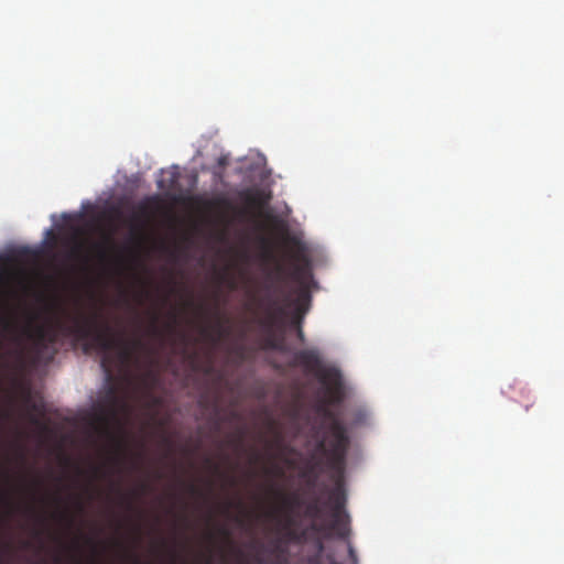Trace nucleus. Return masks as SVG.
<instances>
[{
	"label": "nucleus",
	"mask_w": 564,
	"mask_h": 564,
	"mask_svg": "<svg viewBox=\"0 0 564 564\" xmlns=\"http://www.w3.org/2000/svg\"><path fill=\"white\" fill-rule=\"evenodd\" d=\"M324 415L329 420L328 437L317 442L310 473H314L322 465L332 473L335 481L328 496L332 520L324 521V506L319 497H314L305 503L304 517L311 520L308 528L311 531L325 536L335 534L345 540L350 533L349 516L345 511L347 496L344 487L349 437L345 424L333 412L325 409Z\"/></svg>",
	"instance_id": "f257e3e1"
},
{
	"label": "nucleus",
	"mask_w": 564,
	"mask_h": 564,
	"mask_svg": "<svg viewBox=\"0 0 564 564\" xmlns=\"http://www.w3.org/2000/svg\"><path fill=\"white\" fill-rule=\"evenodd\" d=\"M72 333L85 341V352L96 350L100 354V367L107 379L112 378L115 370H127L137 361V351L144 348L140 337L128 339L122 333L117 334L109 323L100 321L98 313L75 317Z\"/></svg>",
	"instance_id": "f03ea898"
},
{
	"label": "nucleus",
	"mask_w": 564,
	"mask_h": 564,
	"mask_svg": "<svg viewBox=\"0 0 564 564\" xmlns=\"http://www.w3.org/2000/svg\"><path fill=\"white\" fill-rule=\"evenodd\" d=\"M294 364L306 373L313 375L317 380L334 392L340 387V372L334 367L326 366L318 349H303L294 354Z\"/></svg>",
	"instance_id": "7ed1b4c3"
},
{
	"label": "nucleus",
	"mask_w": 564,
	"mask_h": 564,
	"mask_svg": "<svg viewBox=\"0 0 564 564\" xmlns=\"http://www.w3.org/2000/svg\"><path fill=\"white\" fill-rule=\"evenodd\" d=\"M283 294V301L278 299L270 300L268 312V324L271 327L279 318L289 315V310L293 308L291 324L299 328L302 326L304 315L308 311L310 294L306 290L300 289L296 299L292 300L289 294Z\"/></svg>",
	"instance_id": "20e7f679"
},
{
	"label": "nucleus",
	"mask_w": 564,
	"mask_h": 564,
	"mask_svg": "<svg viewBox=\"0 0 564 564\" xmlns=\"http://www.w3.org/2000/svg\"><path fill=\"white\" fill-rule=\"evenodd\" d=\"M127 409L128 403L126 399L118 393L116 387L111 386L108 388L98 406L96 420L100 424L108 426L110 423L117 421L120 413L127 411Z\"/></svg>",
	"instance_id": "39448f33"
},
{
	"label": "nucleus",
	"mask_w": 564,
	"mask_h": 564,
	"mask_svg": "<svg viewBox=\"0 0 564 564\" xmlns=\"http://www.w3.org/2000/svg\"><path fill=\"white\" fill-rule=\"evenodd\" d=\"M236 564H289L288 544L279 536L267 549L259 545L252 561L239 558Z\"/></svg>",
	"instance_id": "423d86ee"
},
{
	"label": "nucleus",
	"mask_w": 564,
	"mask_h": 564,
	"mask_svg": "<svg viewBox=\"0 0 564 564\" xmlns=\"http://www.w3.org/2000/svg\"><path fill=\"white\" fill-rule=\"evenodd\" d=\"M296 521L294 517L288 512V514L284 518L283 525H282V532L280 538L286 543H296L301 544L306 540L307 536V529H299L296 528Z\"/></svg>",
	"instance_id": "0eeeda50"
},
{
	"label": "nucleus",
	"mask_w": 564,
	"mask_h": 564,
	"mask_svg": "<svg viewBox=\"0 0 564 564\" xmlns=\"http://www.w3.org/2000/svg\"><path fill=\"white\" fill-rule=\"evenodd\" d=\"M148 216L149 212L145 204H140L137 210L132 213L129 219V224L133 236L139 237L144 225V219L148 218Z\"/></svg>",
	"instance_id": "6e6552de"
},
{
	"label": "nucleus",
	"mask_w": 564,
	"mask_h": 564,
	"mask_svg": "<svg viewBox=\"0 0 564 564\" xmlns=\"http://www.w3.org/2000/svg\"><path fill=\"white\" fill-rule=\"evenodd\" d=\"M55 344V335L48 334L45 329L40 328L36 333V338L34 341V348L39 358H41L46 350L50 349L51 346Z\"/></svg>",
	"instance_id": "1a4fd4ad"
},
{
	"label": "nucleus",
	"mask_w": 564,
	"mask_h": 564,
	"mask_svg": "<svg viewBox=\"0 0 564 564\" xmlns=\"http://www.w3.org/2000/svg\"><path fill=\"white\" fill-rule=\"evenodd\" d=\"M324 544L321 539L315 541V553L311 556L302 558L297 564H336L330 556L324 557Z\"/></svg>",
	"instance_id": "9d476101"
},
{
	"label": "nucleus",
	"mask_w": 564,
	"mask_h": 564,
	"mask_svg": "<svg viewBox=\"0 0 564 564\" xmlns=\"http://www.w3.org/2000/svg\"><path fill=\"white\" fill-rule=\"evenodd\" d=\"M267 346L271 349L281 350L283 346V339H278L274 336L270 335L267 339Z\"/></svg>",
	"instance_id": "9b49d317"
},
{
	"label": "nucleus",
	"mask_w": 564,
	"mask_h": 564,
	"mask_svg": "<svg viewBox=\"0 0 564 564\" xmlns=\"http://www.w3.org/2000/svg\"><path fill=\"white\" fill-rule=\"evenodd\" d=\"M283 506L291 511L294 507L302 506V502L297 498L283 496Z\"/></svg>",
	"instance_id": "f8f14e48"
},
{
	"label": "nucleus",
	"mask_w": 564,
	"mask_h": 564,
	"mask_svg": "<svg viewBox=\"0 0 564 564\" xmlns=\"http://www.w3.org/2000/svg\"><path fill=\"white\" fill-rule=\"evenodd\" d=\"M215 332L217 333V340H219L220 338H223L224 336H226L229 333V329L227 327H225L221 319H218V322L215 326Z\"/></svg>",
	"instance_id": "ddd939ff"
},
{
	"label": "nucleus",
	"mask_w": 564,
	"mask_h": 564,
	"mask_svg": "<svg viewBox=\"0 0 564 564\" xmlns=\"http://www.w3.org/2000/svg\"><path fill=\"white\" fill-rule=\"evenodd\" d=\"M523 393H524V399H525L523 406H524L525 411H528L533 405L534 398L531 394L530 390L523 391Z\"/></svg>",
	"instance_id": "4468645a"
},
{
	"label": "nucleus",
	"mask_w": 564,
	"mask_h": 564,
	"mask_svg": "<svg viewBox=\"0 0 564 564\" xmlns=\"http://www.w3.org/2000/svg\"><path fill=\"white\" fill-rule=\"evenodd\" d=\"M227 200L224 199V198H216V199H213V200H208L206 203V206L207 208H216V207H219V206H223V205H227Z\"/></svg>",
	"instance_id": "2eb2a0df"
},
{
	"label": "nucleus",
	"mask_w": 564,
	"mask_h": 564,
	"mask_svg": "<svg viewBox=\"0 0 564 564\" xmlns=\"http://www.w3.org/2000/svg\"><path fill=\"white\" fill-rule=\"evenodd\" d=\"M175 183H176V177H175V175H172V177L170 180V183L167 185H165V181L164 180L158 181V187L161 188V189L172 188Z\"/></svg>",
	"instance_id": "dca6fc26"
},
{
	"label": "nucleus",
	"mask_w": 564,
	"mask_h": 564,
	"mask_svg": "<svg viewBox=\"0 0 564 564\" xmlns=\"http://www.w3.org/2000/svg\"><path fill=\"white\" fill-rule=\"evenodd\" d=\"M156 322H158V316L155 315L153 317V323H152L151 329H150L151 334L154 335V336L162 337L163 334H162L161 329L158 327Z\"/></svg>",
	"instance_id": "f3484780"
},
{
	"label": "nucleus",
	"mask_w": 564,
	"mask_h": 564,
	"mask_svg": "<svg viewBox=\"0 0 564 564\" xmlns=\"http://www.w3.org/2000/svg\"><path fill=\"white\" fill-rule=\"evenodd\" d=\"M166 327H167L169 332H171V333L175 332V328H176V315L172 316V323L167 324Z\"/></svg>",
	"instance_id": "a211bd4d"
},
{
	"label": "nucleus",
	"mask_w": 564,
	"mask_h": 564,
	"mask_svg": "<svg viewBox=\"0 0 564 564\" xmlns=\"http://www.w3.org/2000/svg\"><path fill=\"white\" fill-rule=\"evenodd\" d=\"M296 336L300 339V341H302V343L305 341V335H304V332L302 329V326H299V328H296Z\"/></svg>",
	"instance_id": "6ab92c4d"
},
{
	"label": "nucleus",
	"mask_w": 564,
	"mask_h": 564,
	"mask_svg": "<svg viewBox=\"0 0 564 564\" xmlns=\"http://www.w3.org/2000/svg\"><path fill=\"white\" fill-rule=\"evenodd\" d=\"M30 421H31L32 424H34L36 426L44 427V424L34 415H32L30 417Z\"/></svg>",
	"instance_id": "aec40b11"
},
{
	"label": "nucleus",
	"mask_w": 564,
	"mask_h": 564,
	"mask_svg": "<svg viewBox=\"0 0 564 564\" xmlns=\"http://www.w3.org/2000/svg\"><path fill=\"white\" fill-rule=\"evenodd\" d=\"M219 167H225L228 164V160L226 156H220L217 161Z\"/></svg>",
	"instance_id": "412c9836"
},
{
	"label": "nucleus",
	"mask_w": 564,
	"mask_h": 564,
	"mask_svg": "<svg viewBox=\"0 0 564 564\" xmlns=\"http://www.w3.org/2000/svg\"><path fill=\"white\" fill-rule=\"evenodd\" d=\"M187 488H188V491H189L191 494H193V495H197V494H199V490H198V489H197V487H196L195 485H193V484L188 485V487H187Z\"/></svg>",
	"instance_id": "4be33fe9"
},
{
	"label": "nucleus",
	"mask_w": 564,
	"mask_h": 564,
	"mask_svg": "<svg viewBox=\"0 0 564 564\" xmlns=\"http://www.w3.org/2000/svg\"><path fill=\"white\" fill-rule=\"evenodd\" d=\"M206 463H207V464H208V466H210L215 471H218V470H219L218 465L214 464V463L212 462V459H210V458H207V459H206Z\"/></svg>",
	"instance_id": "5701e85b"
},
{
	"label": "nucleus",
	"mask_w": 564,
	"mask_h": 564,
	"mask_svg": "<svg viewBox=\"0 0 564 564\" xmlns=\"http://www.w3.org/2000/svg\"><path fill=\"white\" fill-rule=\"evenodd\" d=\"M348 553H349V556L355 562L356 561V554H355V551H354V549H352V546L350 544H348Z\"/></svg>",
	"instance_id": "b1692460"
},
{
	"label": "nucleus",
	"mask_w": 564,
	"mask_h": 564,
	"mask_svg": "<svg viewBox=\"0 0 564 564\" xmlns=\"http://www.w3.org/2000/svg\"><path fill=\"white\" fill-rule=\"evenodd\" d=\"M219 532H220L223 535H225V536H228V535H229V532H228L225 528H221V529L219 530Z\"/></svg>",
	"instance_id": "393cba45"
},
{
	"label": "nucleus",
	"mask_w": 564,
	"mask_h": 564,
	"mask_svg": "<svg viewBox=\"0 0 564 564\" xmlns=\"http://www.w3.org/2000/svg\"><path fill=\"white\" fill-rule=\"evenodd\" d=\"M56 350L55 349H52L48 354V359L52 360L54 355H55Z\"/></svg>",
	"instance_id": "a878e982"
},
{
	"label": "nucleus",
	"mask_w": 564,
	"mask_h": 564,
	"mask_svg": "<svg viewBox=\"0 0 564 564\" xmlns=\"http://www.w3.org/2000/svg\"><path fill=\"white\" fill-rule=\"evenodd\" d=\"M148 488H149L148 484H142V485H141V491H142V492L147 491V490H148Z\"/></svg>",
	"instance_id": "bb28decb"
},
{
	"label": "nucleus",
	"mask_w": 564,
	"mask_h": 564,
	"mask_svg": "<svg viewBox=\"0 0 564 564\" xmlns=\"http://www.w3.org/2000/svg\"><path fill=\"white\" fill-rule=\"evenodd\" d=\"M315 482H316V476L312 480L308 481V485L315 486Z\"/></svg>",
	"instance_id": "cd10ccee"
},
{
	"label": "nucleus",
	"mask_w": 564,
	"mask_h": 564,
	"mask_svg": "<svg viewBox=\"0 0 564 564\" xmlns=\"http://www.w3.org/2000/svg\"><path fill=\"white\" fill-rule=\"evenodd\" d=\"M238 354H239V356H240V357H242V355H243V348H242V347H241V348H239Z\"/></svg>",
	"instance_id": "c85d7f7f"
},
{
	"label": "nucleus",
	"mask_w": 564,
	"mask_h": 564,
	"mask_svg": "<svg viewBox=\"0 0 564 564\" xmlns=\"http://www.w3.org/2000/svg\"><path fill=\"white\" fill-rule=\"evenodd\" d=\"M127 506H128V508H129V509H132V508H133V505H132V502H131V501H128V502H127Z\"/></svg>",
	"instance_id": "c756f323"
},
{
	"label": "nucleus",
	"mask_w": 564,
	"mask_h": 564,
	"mask_svg": "<svg viewBox=\"0 0 564 564\" xmlns=\"http://www.w3.org/2000/svg\"><path fill=\"white\" fill-rule=\"evenodd\" d=\"M147 376H148V377L152 376V372H151V371H148V372H147Z\"/></svg>",
	"instance_id": "7c9ffc66"
},
{
	"label": "nucleus",
	"mask_w": 564,
	"mask_h": 564,
	"mask_svg": "<svg viewBox=\"0 0 564 564\" xmlns=\"http://www.w3.org/2000/svg\"><path fill=\"white\" fill-rule=\"evenodd\" d=\"M237 443L240 444L241 443V436L237 440Z\"/></svg>",
	"instance_id": "2f4dec72"
},
{
	"label": "nucleus",
	"mask_w": 564,
	"mask_h": 564,
	"mask_svg": "<svg viewBox=\"0 0 564 564\" xmlns=\"http://www.w3.org/2000/svg\"><path fill=\"white\" fill-rule=\"evenodd\" d=\"M0 564H2V563L0 562Z\"/></svg>",
	"instance_id": "473e14b6"
}]
</instances>
